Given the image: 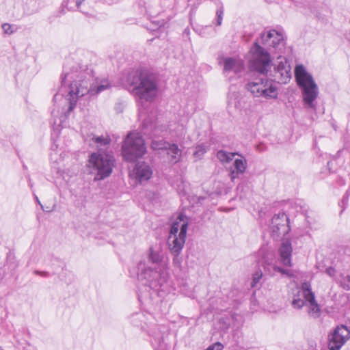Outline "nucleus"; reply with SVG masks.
I'll return each instance as SVG.
<instances>
[{
	"label": "nucleus",
	"mask_w": 350,
	"mask_h": 350,
	"mask_svg": "<svg viewBox=\"0 0 350 350\" xmlns=\"http://www.w3.org/2000/svg\"><path fill=\"white\" fill-rule=\"evenodd\" d=\"M180 221H181L180 219H179ZM180 227H181V224H180L179 221H178V218L176 219V221H175L172 226H171V228H170V239H172V238L173 237H178V232L179 231V230H180Z\"/></svg>",
	"instance_id": "27"
},
{
	"label": "nucleus",
	"mask_w": 350,
	"mask_h": 350,
	"mask_svg": "<svg viewBox=\"0 0 350 350\" xmlns=\"http://www.w3.org/2000/svg\"><path fill=\"white\" fill-rule=\"evenodd\" d=\"M163 256L158 250H154L152 247L149 249L148 260L153 264L157 265L162 261Z\"/></svg>",
	"instance_id": "24"
},
{
	"label": "nucleus",
	"mask_w": 350,
	"mask_h": 350,
	"mask_svg": "<svg viewBox=\"0 0 350 350\" xmlns=\"http://www.w3.org/2000/svg\"><path fill=\"white\" fill-rule=\"evenodd\" d=\"M137 269L138 280L150 289L158 291V287H161L168 279L166 270L147 268L144 262H139Z\"/></svg>",
	"instance_id": "6"
},
{
	"label": "nucleus",
	"mask_w": 350,
	"mask_h": 350,
	"mask_svg": "<svg viewBox=\"0 0 350 350\" xmlns=\"http://www.w3.org/2000/svg\"><path fill=\"white\" fill-rule=\"evenodd\" d=\"M260 75L262 77H255L250 80L245 85V88L254 97H263L265 98H275L277 97V88L273 85L271 80L267 77V73Z\"/></svg>",
	"instance_id": "8"
},
{
	"label": "nucleus",
	"mask_w": 350,
	"mask_h": 350,
	"mask_svg": "<svg viewBox=\"0 0 350 350\" xmlns=\"http://www.w3.org/2000/svg\"><path fill=\"white\" fill-rule=\"evenodd\" d=\"M178 219H180L183 223L181 224L180 231H179L178 237H173L172 239L168 238V247L172 254H180L182 250L185 243L187 231L188 228V221L186 215L183 213H180L178 216Z\"/></svg>",
	"instance_id": "10"
},
{
	"label": "nucleus",
	"mask_w": 350,
	"mask_h": 350,
	"mask_svg": "<svg viewBox=\"0 0 350 350\" xmlns=\"http://www.w3.org/2000/svg\"><path fill=\"white\" fill-rule=\"evenodd\" d=\"M36 202H38V203L40 204V201H39L38 197H36Z\"/></svg>",
	"instance_id": "43"
},
{
	"label": "nucleus",
	"mask_w": 350,
	"mask_h": 350,
	"mask_svg": "<svg viewBox=\"0 0 350 350\" xmlns=\"http://www.w3.org/2000/svg\"><path fill=\"white\" fill-rule=\"evenodd\" d=\"M218 62L223 65V73L226 76L231 72L238 75L245 68L243 61L239 58L222 56L219 57Z\"/></svg>",
	"instance_id": "13"
},
{
	"label": "nucleus",
	"mask_w": 350,
	"mask_h": 350,
	"mask_svg": "<svg viewBox=\"0 0 350 350\" xmlns=\"http://www.w3.org/2000/svg\"><path fill=\"white\" fill-rule=\"evenodd\" d=\"M0 350H3L1 347H0Z\"/></svg>",
	"instance_id": "44"
},
{
	"label": "nucleus",
	"mask_w": 350,
	"mask_h": 350,
	"mask_svg": "<svg viewBox=\"0 0 350 350\" xmlns=\"http://www.w3.org/2000/svg\"><path fill=\"white\" fill-rule=\"evenodd\" d=\"M81 3V0H77L76 1V5H77V8H79Z\"/></svg>",
	"instance_id": "39"
},
{
	"label": "nucleus",
	"mask_w": 350,
	"mask_h": 350,
	"mask_svg": "<svg viewBox=\"0 0 350 350\" xmlns=\"http://www.w3.org/2000/svg\"><path fill=\"white\" fill-rule=\"evenodd\" d=\"M276 273H280L281 274L286 275L288 277L293 276V274L291 273L290 270L284 269L278 265L275 267L273 274H270V275H274Z\"/></svg>",
	"instance_id": "30"
},
{
	"label": "nucleus",
	"mask_w": 350,
	"mask_h": 350,
	"mask_svg": "<svg viewBox=\"0 0 350 350\" xmlns=\"http://www.w3.org/2000/svg\"><path fill=\"white\" fill-rule=\"evenodd\" d=\"M301 294L302 295V291L301 290H298L297 293L294 295L293 299L292 300L291 304L294 308L301 309L305 304L306 301L305 299H301L300 297Z\"/></svg>",
	"instance_id": "25"
},
{
	"label": "nucleus",
	"mask_w": 350,
	"mask_h": 350,
	"mask_svg": "<svg viewBox=\"0 0 350 350\" xmlns=\"http://www.w3.org/2000/svg\"><path fill=\"white\" fill-rule=\"evenodd\" d=\"M235 155H240L238 152H228L221 150L217 152V158L222 163H229Z\"/></svg>",
	"instance_id": "23"
},
{
	"label": "nucleus",
	"mask_w": 350,
	"mask_h": 350,
	"mask_svg": "<svg viewBox=\"0 0 350 350\" xmlns=\"http://www.w3.org/2000/svg\"><path fill=\"white\" fill-rule=\"evenodd\" d=\"M51 148H52V150H55L57 148V146L53 144V145H52Z\"/></svg>",
	"instance_id": "41"
},
{
	"label": "nucleus",
	"mask_w": 350,
	"mask_h": 350,
	"mask_svg": "<svg viewBox=\"0 0 350 350\" xmlns=\"http://www.w3.org/2000/svg\"><path fill=\"white\" fill-rule=\"evenodd\" d=\"M28 181H29V185L30 186V187L31 188L33 187V184L31 183V178L29 177L28 178Z\"/></svg>",
	"instance_id": "40"
},
{
	"label": "nucleus",
	"mask_w": 350,
	"mask_h": 350,
	"mask_svg": "<svg viewBox=\"0 0 350 350\" xmlns=\"http://www.w3.org/2000/svg\"><path fill=\"white\" fill-rule=\"evenodd\" d=\"M263 274L262 271L259 269L257 270L252 276V286L254 287L256 286L258 283H260L261 279L262 278Z\"/></svg>",
	"instance_id": "29"
},
{
	"label": "nucleus",
	"mask_w": 350,
	"mask_h": 350,
	"mask_svg": "<svg viewBox=\"0 0 350 350\" xmlns=\"http://www.w3.org/2000/svg\"><path fill=\"white\" fill-rule=\"evenodd\" d=\"M269 230L273 239L285 236L291 230L288 216L284 213L274 215L269 224Z\"/></svg>",
	"instance_id": "9"
},
{
	"label": "nucleus",
	"mask_w": 350,
	"mask_h": 350,
	"mask_svg": "<svg viewBox=\"0 0 350 350\" xmlns=\"http://www.w3.org/2000/svg\"><path fill=\"white\" fill-rule=\"evenodd\" d=\"M206 152V146L202 144L196 147L194 155L198 157H202Z\"/></svg>",
	"instance_id": "32"
},
{
	"label": "nucleus",
	"mask_w": 350,
	"mask_h": 350,
	"mask_svg": "<svg viewBox=\"0 0 350 350\" xmlns=\"http://www.w3.org/2000/svg\"><path fill=\"white\" fill-rule=\"evenodd\" d=\"M295 77L298 86L301 90L304 104L308 108H315L314 101L319 95V88L312 76L301 64L297 65L295 68Z\"/></svg>",
	"instance_id": "4"
},
{
	"label": "nucleus",
	"mask_w": 350,
	"mask_h": 350,
	"mask_svg": "<svg viewBox=\"0 0 350 350\" xmlns=\"http://www.w3.org/2000/svg\"><path fill=\"white\" fill-rule=\"evenodd\" d=\"M166 332V327L159 325H156L150 329V342L154 350H169L168 345L165 341Z\"/></svg>",
	"instance_id": "12"
},
{
	"label": "nucleus",
	"mask_w": 350,
	"mask_h": 350,
	"mask_svg": "<svg viewBox=\"0 0 350 350\" xmlns=\"http://www.w3.org/2000/svg\"><path fill=\"white\" fill-rule=\"evenodd\" d=\"M34 273L36 275H40L42 277H49V273L46 272V271H40L36 270V271H34Z\"/></svg>",
	"instance_id": "37"
},
{
	"label": "nucleus",
	"mask_w": 350,
	"mask_h": 350,
	"mask_svg": "<svg viewBox=\"0 0 350 350\" xmlns=\"http://www.w3.org/2000/svg\"><path fill=\"white\" fill-rule=\"evenodd\" d=\"M138 298H139V300L140 301H142V299H143V296H142V295H138Z\"/></svg>",
	"instance_id": "42"
},
{
	"label": "nucleus",
	"mask_w": 350,
	"mask_h": 350,
	"mask_svg": "<svg viewBox=\"0 0 350 350\" xmlns=\"http://www.w3.org/2000/svg\"><path fill=\"white\" fill-rule=\"evenodd\" d=\"M325 273L330 277H333L335 275L336 269L332 267H329L326 269Z\"/></svg>",
	"instance_id": "36"
},
{
	"label": "nucleus",
	"mask_w": 350,
	"mask_h": 350,
	"mask_svg": "<svg viewBox=\"0 0 350 350\" xmlns=\"http://www.w3.org/2000/svg\"><path fill=\"white\" fill-rule=\"evenodd\" d=\"M2 29L5 34L11 35L15 32V29H14V26L10 25V23H3L1 25Z\"/></svg>",
	"instance_id": "33"
},
{
	"label": "nucleus",
	"mask_w": 350,
	"mask_h": 350,
	"mask_svg": "<svg viewBox=\"0 0 350 350\" xmlns=\"http://www.w3.org/2000/svg\"><path fill=\"white\" fill-rule=\"evenodd\" d=\"M223 16H224V8L222 6H220L219 8L217 9L216 11V25L220 26L222 23L223 20Z\"/></svg>",
	"instance_id": "31"
},
{
	"label": "nucleus",
	"mask_w": 350,
	"mask_h": 350,
	"mask_svg": "<svg viewBox=\"0 0 350 350\" xmlns=\"http://www.w3.org/2000/svg\"><path fill=\"white\" fill-rule=\"evenodd\" d=\"M241 159H236L233 163V167L230 168V177L232 181L245 173L247 169V161L241 154Z\"/></svg>",
	"instance_id": "19"
},
{
	"label": "nucleus",
	"mask_w": 350,
	"mask_h": 350,
	"mask_svg": "<svg viewBox=\"0 0 350 350\" xmlns=\"http://www.w3.org/2000/svg\"><path fill=\"white\" fill-rule=\"evenodd\" d=\"M347 200H348V199H347V196H344V197H343V198H342V201H341V203H342L343 205L347 204Z\"/></svg>",
	"instance_id": "38"
},
{
	"label": "nucleus",
	"mask_w": 350,
	"mask_h": 350,
	"mask_svg": "<svg viewBox=\"0 0 350 350\" xmlns=\"http://www.w3.org/2000/svg\"><path fill=\"white\" fill-rule=\"evenodd\" d=\"M341 280L340 281V286L346 290H350V274L344 275L343 274L340 275Z\"/></svg>",
	"instance_id": "28"
},
{
	"label": "nucleus",
	"mask_w": 350,
	"mask_h": 350,
	"mask_svg": "<svg viewBox=\"0 0 350 350\" xmlns=\"http://www.w3.org/2000/svg\"><path fill=\"white\" fill-rule=\"evenodd\" d=\"M292 252L293 248L291 241L288 239L283 240L278 250L280 262L283 265L286 267H292Z\"/></svg>",
	"instance_id": "18"
},
{
	"label": "nucleus",
	"mask_w": 350,
	"mask_h": 350,
	"mask_svg": "<svg viewBox=\"0 0 350 350\" xmlns=\"http://www.w3.org/2000/svg\"><path fill=\"white\" fill-rule=\"evenodd\" d=\"M271 38L268 37V31L262 32L260 39H256L250 49L252 57L250 60L251 70L265 74L271 67L270 51H271Z\"/></svg>",
	"instance_id": "3"
},
{
	"label": "nucleus",
	"mask_w": 350,
	"mask_h": 350,
	"mask_svg": "<svg viewBox=\"0 0 350 350\" xmlns=\"http://www.w3.org/2000/svg\"><path fill=\"white\" fill-rule=\"evenodd\" d=\"M302 296L309 304V314L314 318H318L321 314L319 305L315 299L314 293L312 291L311 285L305 282L301 284Z\"/></svg>",
	"instance_id": "15"
},
{
	"label": "nucleus",
	"mask_w": 350,
	"mask_h": 350,
	"mask_svg": "<svg viewBox=\"0 0 350 350\" xmlns=\"http://www.w3.org/2000/svg\"><path fill=\"white\" fill-rule=\"evenodd\" d=\"M122 150L124 159L133 162L146 152V146L139 133H130L124 141Z\"/></svg>",
	"instance_id": "7"
},
{
	"label": "nucleus",
	"mask_w": 350,
	"mask_h": 350,
	"mask_svg": "<svg viewBox=\"0 0 350 350\" xmlns=\"http://www.w3.org/2000/svg\"><path fill=\"white\" fill-rule=\"evenodd\" d=\"M92 140L96 145L98 149V152H102L103 148H107L111 142L109 137L104 136H93Z\"/></svg>",
	"instance_id": "22"
},
{
	"label": "nucleus",
	"mask_w": 350,
	"mask_h": 350,
	"mask_svg": "<svg viewBox=\"0 0 350 350\" xmlns=\"http://www.w3.org/2000/svg\"><path fill=\"white\" fill-rule=\"evenodd\" d=\"M152 175L150 166L146 162H138L133 168L131 176L139 183L147 181Z\"/></svg>",
	"instance_id": "17"
},
{
	"label": "nucleus",
	"mask_w": 350,
	"mask_h": 350,
	"mask_svg": "<svg viewBox=\"0 0 350 350\" xmlns=\"http://www.w3.org/2000/svg\"><path fill=\"white\" fill-rule=\"evenodd\" d=\"M281 66L279 65L278 67L277 73L281 75L280 83H286L291 79L290 72L287 70L280 68Z\"/></svg>",
	"instance_id": "26"
},
{
	"label": "nucleus",
	"mask_w": 350,
	"mask_h": 350,
	"mask_svg": "<svg viewBox=\"0 0 350 350\" xmlns=\"http://www.w3.org/2000/svg\"><path fill=\"white\" fill-rule=\"evenodd\" d=\"M350 338V330L345 325L337 326L328 336L329 350H340Z\"/></svg>",
	"instance_id": "11"
},
{
	"label": "nucleus",
	"mask_w": 350,
	"mask_h": 350,
	"mask_svg": "<svg viewBox=\"0 0 350 350\" xmlns=\"http://www.w3.org/2000/svg\"><path fill=\"white\" fill-rule=\"evenodd\" d=\"M268 37L271 38L272 49L275 51H281L284 46L283 34L275 29L268 31Z\"/></svg>",
	"instance_id": "20"
},
{
	"label": "nucleus",
	"mask_w": 350,
	"mask_h": 350,
	"mask_svg": "<svg viewBox=\"0 0 350 350\" xmlns=\"http://www.w3.org/2000/svg\"><path fill=\"white\" fill-rule=\"evenodd\" d=\"M126 82L133 88V93L142 102H151L157 94V78L146 70L137 69L131 71L127 76Z\"/></svg>",
	"instance_id": "2"
},
{
	"label": "nucleus",
	"mask_w": 350,
	"mask_h": 350,
	"mask_svg": "<svg viewBox=\"0 0 350 350\" xmlns=\"http://www.w3.org/2000/svg\"><path fill=\"white\" fill-rule=\"evenodd\" d=\"M167 154L170 157V161L175 164L178 163L182 155V150L176 144H170L167 148Z\"/></svg>",
	"instance_id": "21"
},
{
	"label": "nucleus",
	"mask_w": 350,
	"mask_h": 350,
	"mask_svg": "<svg viewBox=\"0 0 350 350\" xmlns=\"http://www.w3.org/2000/svg\"><path fill=\"white\" fill-rule=\"evenodd\" d=\"M93 70L88 68L87 65L67 62L61 76V88L58 94L54 96V99L58 94L63 96L67 92V100L69 102L67 113H70L75 109L79 98L87 94L96 95L110 87L108 81H103L101 84L93 87Z\"/></svg>",
	"instance_id": "1"
},
{
	"label": "nucleus",
	"mask_w": 350,
	"mask_h": 350,
	"mask_svg": "<svg viewBox=\"0 0 350 350\" xmlns=\"http://www.w3.org/2000/svg\"><path fill=\"white\" fill-rule=\"evenodd\" d=\"M115 165V159L109 152H98L89 157L88 167L92 174H95L94 180H101L109 177Z\"/></svg>",
	"instance_id": "5"
},
{
	"label": "nucleus",
	"mask_w": 350,
	"mask_h": 350,
	"mask_svg": "<svg viewBox=\"0 0 350 350\" xmlns=\"http://www.w3.org/2000/svg\"><path fill=\"white\" fill-rule=\"evenodd\" d=\"M258 264L264 268L269 275L273 274L276 265L275 256L273 251L262 247L258 252Z\"/></svg>",
	"instance_id": "14"
},
{
	"label": "nucleus",
	"mask_w": 350,
	"mask_h": 350,
	"mask_svg": "<svg viewBox=\"0 0 350 350\" xmlns=\"http://www.w3.org/2000/svg\"><path fill=\"white\" fill-rule=\"evenodd\" d=\"M223 349L224 345L221 342H217L209 346L206 350H222Z\"/></svg>",
	"instance_id": "35"
},
{
	"label": "nucleus",
	"mask_w": 350,
	"mask_h": 350,
	"mask_svg": "<svg viewBox=\"0 0 350 350\" xmlns=\"http://www.w3.org/2000/svg\"><path fill=\"white\" fill-rule=\"evenodd\" d=\"M166 132L167 129L165 126H154L150 134L151 137L153 138L151 144V148L153 150H167L170 144L163 139H157L159 137L163 136Z\"/></svg>",
	"instance_id": "16"
},
{
	"label": "nucleus",
	"mask_w": 350,
	"mask_h": 350,
	"mask_svg": "<svg viewBox=\"0 0 350 350\" xmlns=\"http://www.w3.org/2000/svg\"><path fill=\"white\" fill-rule=\"evenodd\" d=\"M173 257V265L177 267H180L182 263V258L180 257V254H172Z\"/></svg>",
	"instance_id": "34"
}]
</instances>
